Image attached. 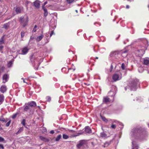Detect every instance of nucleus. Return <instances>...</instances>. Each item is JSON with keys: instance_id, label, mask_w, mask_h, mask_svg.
<instances>
[{"instance_id": "12", "label": "nucleus", "mask_w": 149, "mask_h": 149, "mask_svg": "<svg viewBox=\"0 0 149 149\" xmlns=\"http://www.w3.org/2000/svg\"><path fill=\"white\" fill-rule=\"evenodd\" d=\"M27 105L31 107H35L36 105V103L34 101L29 102L27 103Z\"/></svg>"}, {"instance_id": "49", "label": "nucleus", "mask_w": 149, "mask_h": 149, "mask_svg": "<svg viewBox=\"0 0 149 149\" xmlns=\"http://www.w3.org/2000/svg\"><path fill=\"white\" fill-rule=\"evenodd\" d=\"M47 3V2H45L44 4V5L43 6H44Z\"/></svg>"}, {"instance_id": "26", "label": "nucleus", "mask_w": 149, "mask_h": 149, "mask_svg": "<svg viewBox=\"0 0 149 149\" xmlns=\"http://www.w3.org/2000/svg\"><path fill=\"white\" fill-rule=\"evenodd\" d=\"M0 142H3L5 143H6V141L1 136H0Z\"/></svg>"}, {"instance_id": "50", "label": "nucleus", "mask_w": 149, "mask_h": 149, "mask_svg": "<svg viewBox=\"0 0 149 149\" xmlns=\"http://www.w3.org/2000/svg\"><path fill=\"white\" fill-rule=\"evenodd\" d=\"M114 123H116H116H119L118 122V121H115L114 122Z\"/></svg>"}, {"instance_id": "13", "label": "nucleus", "mask_w": 149, "mask_h": 149, "mask_svg": "<svg viewBox=\"0 0 149 149\" xmlns=\"http://www.w3.org/2000/svg\"><path fill=\"white\" fill-rule=\"evenodd\" d=\"M34 5L36 8H39L40 7V3L39 1L38 0L34 2Z\"/></svg>"}, {"instance_id": "9", "label": "nucleus", "mask_w": 149, "mask_h": 149, "mask_svg": "<svg viewBox=\"0 0 149 149\" xmlns=\"http://www.w3.org/2000/svg\"><path fill=\"white\" fill-rule=\"evenodd\" d=\"M132 149H138V146L135 141H132Z\"/></svg>"}, {"instance_id": "6", "label": "nucleus", "mask_w": 149, "mask_h": 149, "mask_svg": "<svg viewBox=\"0 0 149 149\" xmlns=\"http://www.w3.org/2000/svg\"><path fill=\"white\" fill-rule=\"evenodd\" d=\"M86 141L85 140H81L79 141V143L77 144V146L78 148H80L82 146L86 144Z\"/></svg>"}, {"instance_id": "15", "label": "nucleus", "mask_w": 149, "mask_h": 149, "mask_svg": "<svg viewBox=\"0 0 149 149\" xmlns=\"http://www.w3.org/2000/svg\"><path fill=\"white\" fill-rule=\"evenodd\" d=\"M14 9L15 11L17 14L20 13H21V9L20 7H16Z\"/></svg>"}, {"instance_id": "14", "label": "nucleus", "mask_w": 149, "mask_h": 149, "mask_svg": "<svg viewBox=\"0 0 149 149\" xmlns=\"http://www.w3.org/2000/svg\"><path fill=\"white\" fill-rule=\"evenodd\" d=\"M143 63L144 65H148L149 64V58H145L143 59Z\"/></svg>"}, {"instance_id": "37", "label": "nucleus", "mask_w": 149, "mask_h": 149, "mask_svg": "<svg viewBox=\"0 0 149 149\" xmlns=\"http://www.w3.org/2000/svg\"><path fill=\"white\" fill-rule=\"evenodd\" d=\"M25 121V120L24 119H23L22 121L21 124H22V125L24 126H25V125H26Z\"/></svg>"}, {"instance_id": "25", "label": "nucleus", "mask_w": 149, "mask_h": 149, "mask_svg": "<svg viewBox=\"0 0 149 149\" xmlns=\"http://www.w3.org/2000/svg\"><path fill=\"white\" fill-rule=\"evenodd\" d=\"M13 61H9L7 64V66L8 68H10L13 64Z\"/></svg>"}, {"instance_id": "19", "label": "nucleus", "mask_w": 149, "mask_h": 149, "mask_svg": "<svg viewBox=\"0 0 149 149\" xmlns=\"http://www.w3.org/2000/svg\"><path fill=\"white\" fill-rule=\"evenodd\" d=\"M5 36L3 35L0 39V44H3L4 43V38Z\"/></svg>"}, {"instance_id": "7", "label": "nucleus", "mask_w": 149, "mask_h": 149, "mask_svg": "<svg viewBox=\"0 0 149 149\" xmlns=\"http://www.w3.org/2000/svg\"><path fill=\"white\" fill-rule=\"evenodd\" d=\"M7 90L6 86V85H3L1 86L0 88V91L2 93H4L6 92Z\"/></svg>"}, {"instance_id": "58", "label": "nucleus", "mask_w": 149, "mask_h": 149, "mask_svg": "<svg viewBox=\"0 0 149 149\" xmlns=\"http://www.w3.org/2000/svg\"><path fill=\"white\" fill-rule=\"evenodd\" d=\"M1 0H0V2L1 1Z\"/></svg>"}, {"instance_id": "5", "label": "nucleus", "mask_w": 149, "mask_h": 149, "mask_svg": "<svg viewBox=\"0 0 149 149\" xmlns=\"http://www.w3.org/2000/svg\"><path fill=\"white\" fill-rule=\"evenodd\" d=\"M9 78V76L8 74H4L2 77L3 83H5L7 82L8 81Z\"/></svg>"}, {"instance_id": "16", "label": "nucleus", "mask_w": 149, "mask_h": 149, "mask_svg": "<svg viewBox=\"0 0 149 149\" xmlns=\"http://www.w3.org/2000/svg\"><path fill=\"white\" fill-rule=\"evenodd\" d=\"M42 9L44 11V16L46 17L48 15L47 10L45 8L44 6H42Z\"/></svg>"}, {"instance_id": "32", "label": "nucleus", "mask_w": 149, "mask_h": 149, "mask_svg": "<svg viewBox=\"0 0 149 149\" xmlns=\"http://www.w3.org/2000/svg\"><path fill=\"white\" fill-rule=\"evenodd\" d=\"M116 124H115L114 123H113L111 127V128L112 129H115L116 128Z\"/></svg>"}, {"instance_id": "11", "label": "nucleus", "mask_w": 149, "mask_h": 149, "mask_svg": "<svg viewBox=\"0 0 149 149\" xmlns=\"http://www.w3.org/2000/svg\"><path fill=\"white\" fill-rule=\"evenodd\" d=\"M85 131L86 133L88 134H91L92 132L91 129L88 126H87L85 127Z\"/></svg>"}, {"instance_id": "57", "label": "nucleus", "mask_w": 149, "mask_h": 149, "mask_svg": "<svg viewBox=\"0 0 149 149\" xmlns=\"http://www.w3.org/2000/svg\"><path fill=\"white\" fill-rule=\"evenodd\" d=\"M125 53H126L127 52L125 51V52H124L125 53Z\"/></svg>"}, {"instance_id": "1", "label": "nucleus", "mask_w": 149, "mask_h": 149, "mask_svg": "<svg viewBox=\"0 0 149 149\" xmlns=\"http://www.w3.org/2000/svg\"><path fill=\"white\" fill-rule=\"evenodd\" d=\"M147 132L141 128H135L131 132V135L132 137H137L140 139H143L147 135Z\"/></svg>"}, {"instance_id": "44", "label": "nucleus", "mask_w": 149, "mask_h": 149, "mask_svg": "<svg viewBox=\"0 0 149 149\" xmlns=\"http://www.w3.org/2000/svg\"><path fill=\"white\" fill-rule=\"evenodd\" d=\"M17 115V113L15 114L12 116V118H13V119L15 118H16Z\"/></svg>"}, {"instance_id": "52", "label": "nucleus", "mask_w": 149, "mask_h": 149, "mask_svg": "<svg viewBox=\"0 0 149 149\" xmlns=\"http://www.w3.org/2000/svg\"><path fill=\"white\" fill-rule=\"evenodd\" d=\"M75 11L76 12V13H78V11L77 10H75Z\"/></svg>"}, {"instance_id": "54", "label": "nucleus", "mask_w": 149, "mask_h": 149, "mask_svg": "<svg viewBox=\"0 0 149 149\" xmlns=\"http://www.w3.org/2000/svg\"><path fill=\"white\" fill-rule=\"evenodd\" d=\"M38 108H39L40 109V106H38Z\"/></svg>"}, {"instance_id": "30", "label": "nucleus", "mask_w": 149, "mask_h": 149, "mask_svg": "<svg viewBox=\"0 0 149 149\" xmlns=\"http://www.w3.org/2000/svg\"><path fill=\"white\" fill-rule=\"evenodd\" d=\"M63 138L64 139H67L69 138V136L66 134H63Z\"/></svg>"}, {"instance_id": "24", "label": "nucleus", "mask_w": 149, "mask_h": 149, "mask_svg": "<svg viewBox=\"0 0 149 149\" xmlns=\"http://www.w3.org/2000/svg\"><path fill=\"white\" fill-rule=\"evenodd\" d=\"M61 138V134L59 135L56 138L55 141H59Z\"/></svg>"}, {"instance_id": "42", "label": "nucleus", "mask_w": 149, "mask_h": 149, "mask_svg": "<svg viewBox=\"0 0 149 149\" xmlns=\"http://www.w3.org/2000/svg\"><path fill=\"white\" fill-rule=\"evenodd\" d=\"M11 122V120H10L6 124V126L8 127L9 126Z\"/></svg>"}, {"instance_id": "8", "label": "nucleus", "mask_w": 149, "mask_h": 149, "mask_svg": "<svg viewBox=\"0 0 149 149\" xmlns=\"http://www.w3.org/2000/svg\"><path fill=\"white\" fill-rule=\"evenodd\" d=\"M119 75L117 74H114L112 76V79L114 81H116L119 80Z\"/></svg>"}, {"instance_id": "46", "label": "nucleus", "mask_w": 149, "mask_h": 149, "mask_svg": "<svg viewBox=\"0 0 149 149\" xmlns=\"http://www.w3.org/2000/svg\"><path fill=\"white\" fill-rule=\"evenodd\" d=\"M113 66L111 65V70H110V72H111L112 70V69H113Z\"/></svg>"}, {"instance_id": "28", "label": "nucleus", "mask_w": 149, "mask_h": 149, "mask_svg": "<svg viewBox=\"0 0 149 149\" xmlns=\"http://www.w3.org/2000/svg\"><path fill=\"white\" fill-rule=\"evenodd\" d=\"M4 100V96L3 95H0V102H2Z\"/></svg>"}, {"instance_id": "55", "label": "nucleus", "mask_w": 149, "mask_h": 149, "mask_svg": "<svg viewBox=\"0 0 149 149\" xmlns=\"http://www.w3.org/2000/svg\"><path fill=\"white\" fill-rule=\"evenodd\" d=\"M23 81H24V83H25L26 82L24 80Z\"/></svg>"}, {"instance_id": "2", "label": "nucleus", "mask_w": 149, "mask_h": 149, "mask_svg": "<svg viewBox=\"0 0 149 149\" xmlns=\"http://www.w3.org/2000/svg\"><path fill=\"white\" fill-rule=\"evenodd\" d=\"M24 17L23 16L21 17L19 19V22L22 24L23 27H25L28 25L29 22V18L28 16H27L25 19H24Z\"/></svg>"}, {"instance_id": "40", "label": "nucleus", "mask_w": 149, "mask_h": 149, "mask_svg": "<svg viewBox=\"0 0 149 149\" xmlns=\"http://www.w3.org/2000/svg\"><path fill=\"white\" fill-rule=\"evenodd\" d=\"M121 67L123 70H124L125 68V64L124 63H123L122 64Z\"/></svg>"}, {"instance_id": "33", "label": "nucleus", "mask_w": 149, "mask_h": 149, "mask_svg": "<svg viewBox=\"0 0 149 149\" xmlns=\"http://www.w3.org/2000/svg\"><path fill=\"white\" fill-rule=\"evenodd\" d=\"M37 26L36 25H35L34 26V27L32 30V32L33 33L35 32L36 31V30H37L36 28H37Z\"/></svg>"}, {"instance_id": "39", "label": "nucleus", "mask_w": 149, "mask_h": 149, "mask_svg": "<svg viewBox=\"0 0 149 149\" xmlns=\"http://www.w3.org/2000/svg\"><path fill=\"white\" fill-rule=\"evenodd\" d=\"M46 99H47V100L48 102H50L51 100V97L50 96H48L47 97Z\"/></svg>"}, {"instance_id": "36", "label": "nucleus", "mask_w": 149, "mask_h": 149, "mask_svg": "<svg viewBox=\"0 0 149 149\" xmlns=\"http://www.w3.org/2000/svg\"><path fill=\"white\" fill-rule=\"evenodd\" d=\"M25 32L24 31H22L21 32V36L22 38H23L25 36Z\"/></svg>"}, {"instance_id": "4", "label": "nucleus", "mask_w": 149, "mask_h": 149, "mask_svg": "<svg viewBox=\"0 0 149 149\" xmlns=\"http://www.w3.org/2000/svg\"><path fill=\"white\" fill-rule=\"evenodd\" d=\"M144 53V50L143 49H141L138 50L135 52V53L136 55L139 56H142Z\"/></svg>"}, {"instance_id": "20", "label": "nucleus", "mask_w": 149, "mask_h": 149, "mask_svg": "<svg viewBox=\"0 0 149 149\" xmlns=\"http://www.w3.org/2000/svg\"><path fill=\"white\" fill-rule=\"evenodd\" d=\"M110 142H106L103 145V146L104 147H107L110 145Z\"/></svg>"}, {"instance_id": "18", "label": "nucleus", "mask_w": 149, "mask_h": 149, "mask_svg": "<svg viewBox=\"0 0 149 149\" xmlns=\"http://www.w3.org/2000/svg\"><path fill=\"white\" fill-rule=\"evenodd\" d=\"M43 36L42 34H41L40 36L36 38V40L38 42L40 41L43 38Z\"/></svg>"}, {"instance_id": "3", "label": "nucleus", "mask_w": 149, "mask_h": 149, "mask_svg": "<svg viewBox=\"0 0 149 149\" xmlns=\"http://www.w3.org/2000/svg\"><path fill=\"white\" fill-rule=\"evenodd\" d=\"M138 81L137 80L133 81L130 84V86L132 90H136L138 84L139 85Z\"/></svg>"}, {"instance_id": "27", "label": "nucleus", "mask_w": 149, "mask_h": 149, "mask_svg": "<svg viewBox=\"0 0 149 149\" xmlns=\"http://www.w3.org/2000/svg\"><path fill=\"white\" fill-rule=\"evenodd\" d=\"M100 117L106 123L108 122L107 120L105 117L101 115H100Z\"/></svg>"}, {"instance_id": "45", "label": "nucleus", "mask_w": 149, "mask_h": 149, "mask_svg": "<svg viewBox=\"0 0 149 149\" xmlns=\"http://www.w3.org/2000/svg\"><path fill=\"white\" fill-rule=\"evenodd\" d=\"M0 148L2 149H4V147H3V145L2 144H0Z\"/></svg>"}, {"instance_id": "48", "label": "nucleus", "mask_w": 149, "mask_h": 149, "mask_svg": "<svg viewBox=\"0 0 149 149\" xmlns=\"http://www.w3.org/2000/svg\"><path fill=\"white\" fill-rule=\"evenodd\" d=\"M130 8V6L128 5H126V8H127V9H128V8Z\"/></svg>"}, {"instance_id": "51", "label": "nucleus", "mask_w": 149, "mask_h": 149, "mask_svg": "<svg viewBox=\"0 0 149 149\" xmlns=\"http://www.w3.org/2000/svg\"><path fill=\"white\" fill-rule=\"evenodd\" d=\"M48 36V34H47V33H46V34H45V36H46V37H47Z\"/></svg>"}, {"instance_id": "43", "label": "nucleus", "mask_w": 149, "mask_h": 149, "mask_svg": "<svg viewBox=\"0 0 149 149\" xmlns=\"http://www.w3.org/2000/svg\"><path fill=\"white\" fill-rule=\"evenodd\" d=\"M5 69V67L3 66H2L1 68V69H0V71H1V70H2V72Z\"/></svg>"}, {"instance_id": "47", "label": "nucleus", "mask_w": 149, "mask_h": 149, "mask_svg": "<svg viewBox=\"0 0 149 149\" xmlns=\"http://www.w3.org/2000/svg\"><path fill=\"white\" fill-rule=\"evenodd\" d=\"M50 133L51 134H53L54 133V130H51L50 131Z\"/></svg>"}, {"instance_id": "21", "label": "nucleus", "mask_w": 149, "mask_h": 149, "mask_svg": "<svg viewBox=\"0 0 149 149\" xmlns=\"http://www.w3.org/2000/svg\"><path fill=\"white\" fill-rule=\"evenodd\" d=\"M100 136L102 138H106L107 137L106 134L104 132L101 133Z\"/></svg>"}, {"instance_id": "23", "label": "nucleus", "mask_w": 149, "mask_h": 149, "mask_svg": "<svg viewBox=\"0 0 149 149\" xmlns=\"http://www.w3.org/2000/svg\"><path fill=\"white\" fill-rule=\"evenodd\" d=\"M24 128L23 127H20L18 132L16 133V134H18L22 132Z\"/></svg>"}, {"instance_id": "17", "label": "nucleus", "mask_w": 149, "mask_h": 149, "mask_svg": "<svg viewBox=\"0 0 149 149\" xmlns=\"http://www.w3.org/2000/svg\"><path fill=\"white\" fill-rule=\"evenodd\" d=\"M40 138L42 141L44 142H48L49 141L48 139L42 136H40Z\"/></svg>"}, {"instance_id": "38", "label": "nucleus", "mask_w": 149, "mask_h": 149, "mask_svg": "<svg viewBox=\"0 0 149 149\" xmlns=\"http://www.w3.org/2000/svg\"><path fill=\"white\" fill-rule=\"evenodd\" d=\"M77 135H74L75 136H79V135H80L83 134V132H78V133H77Z\"/></svg>"}, {"instance_id": "31", "label": "nucleus", "mask_w": 149, "mask_h": 149, "mask_svg": "<svg viewBox=\"0 0 149 149\" xmlns=\"http://www.w3.org/2000/svg\"><path fill=\"white\" fill-rule=\"evenodd\" d=\"M0 121H1L3 122H6L7 121L2 116L0 117Z\"/></svg>"}, {"instance_id": "35", "label": "nucleus", "mask_w": 149, "mask_h": 149, "mask_svg": "<svg viewBox=\"0 0 149 149\" xmlns=\"http://www.w3.org/2000/svg\"><path fill=\"white\" fill-rule=\"evenodd\" d=\"M66 1L68 3L70 4L74 2V0H66Z\"/></svg>"}, {"instance_id": "56", "label": "nucleus", "mask_w": 149, "mask_h": 149, "mask_svg": "<svg viewBox=\"0 0 149 149\" xmlns=\"http://www.w3.org/2000/svg\"><path fill=\"white\" fill-rule=\"evenodd\" d=\"M122 124L121 123H120V125H121V124Z\"/></svg>"}, {"instance_id": "53", "label": "nucleus", "mask_w": 149, "mask_h": 149, "mask_svg": "<svg viewBox=\"0 0 149 149\" xmlns=\"http://www.w3.org/2000/svg\"><path fill=\"white\" fill-rule=\"evenodd\" d=\"M95 58L96 59H98V57H96Z\"/></svg>"}, {"instance_id": "29", "label": "nucleus", "mask_w": 149, "mask_h": 149, "mask_svg": "<svg viewBox=\"0 0 149 149\" xmlns=\"http://www.w3.org/2000/svg\"><path fill=\"white\" fill-rule=\"evenodd\" d=\"M30 106L29 105L26 106L24 109V110L25 111H27L28 110L30 109Z\"/></svg>"}, {"instance_id": "10", "label": "nucleus", "mask_w": 149, "mask_h": 149, "mask_svg": "<svg viewBox=\"0 0 149 149\" xmlns=\"http://www.w3.org/2000/svg\"><path fill=\"white\" fill-rule=\"evenodd\" d=\"M29 50V49H28L27 47H24L22 49V55L26 54L28 52Z\"/></svg>"}, {"instance_id": "34", "label": "nucleus", "mask_w": 149, "mask_h": 149, "mask_svg": "<svg viewBox=\"0 0 149 149\" xmlns=\"http://www.w3.org/2000/svg\"><path fill=\"white\" fill-rule=\"evenodd\" d=\"M8 26L7 23L4 24L3 25V28H5V29H7L8 28Z\"/></svg>"}, {"instance_id": "41", "label": "nucleus", "mask_w": 149, "mask_h": 149, "mask_svg": "<svg viewBox=\"0 0 149 149\" xmlns=\"http://www.w3.org/2000/svg\"><path fill=\"white\" fill-rule=\"evenodd\" d=\"M55 34L54 33V31H52L50 33V37H51L52 35H55Z\"/></svg>"}, {"instance_id": "22", "label": "nucleus", "mask_w": 149, "mask_h": 149, "mask_svg": "<svg viewBox=\"0 0 149 149\" xmlns=\"http://www.w3.org/2000/svg\"><path fill=\"white\" fill-rule=\"evenodd\" d=\"M103 101L104 102H107L110 101V99L108 97H106L104 98Z\"/></svg>"}]
</instances>
